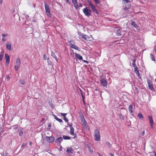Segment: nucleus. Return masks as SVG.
<instances>
[{
  "mask_svg": "<svg viewBox=\"0 0 156 156\" xmlns=\"http://www.w3.org/2000/svg\"><path fill=\"white\" fill-rule=\"evenodd\" d=\"M151 90H152V91H154V88H150Z\"/></svg>",
  "mask_w": 156,
  "mask_h": 156,
  "instance_id": "obj_57",
  "label": "nucleus"
},
{
  "mask_svg": "<svg viewBox=\"0 0 156 156\" xmlns=\"http://www.w3.org/2000/svg\"><path fill=\"white\" fill-rule=\"evenodd\" d=\"M5 58L6 59V64L8 65L9 62V56L7 54H5Z\"/></svg>",
  "mask_w": 156,
  "mask_h": 156,
  "instance_id": "obj_15",
  "label": "nucleus"
},
{
  "mask_svg": "<svg viewBox=\"0 0 156 156\" xmlns=\"http://www.w3.org/2000/svg\"><path fill=\"white\" fill-rule=\"evenodd\" d=\"M2 0H0V4H2Z\"/></svg>",
  "mask_w": 156,
  "mask_h": 156,
  "instance_id": "obj_55",
  "label": "nucleus"
},
{
  "mask_svg": "<svg viewBox=\"0 0 156 156\" xmlns=\"http://www.w3.org/2000/svg\"><path fill=\"white\" fill-rule=\"evenodd\" d=\"M62 140V138L61 137H60L55 140V142L57 144H60Z\"/></svg>",
  "mask_w": 156,
  "mask_h": 156,
  "instance_id": "obj_16",
  "label": "nucleus"
},
{
  "mask_svg": "<svg viewBox=\"0 0 156 156\" xmlns=\"http://www.w3.org/2000/svg\"><path fill=\"white\" fill-rule=\"evenodd\" d=\"M122 29V28H118L117 29L116 34L120 36L122 34V32L121 31Z\"/></svg>",
  "mask_w": 156,
  "mask_h": 156,
  "instance_id": "obj_20",
  "label": "nucleus"
},
{
  "mask_svg": "<svg viewBox=\"0 0 156 156\" xmlns=\"http://www.w3.org/2000/svg\"><path fill=\"white\" fill-rule=\"evenodd\" d=\"M132 66L133 67H134V69H137L138 68L137 66H136V65H134V66Z\"/></svg>",
  "mask_w": 156,
  "mask_h": 156,
  "instance_id": "obj_47",
  "label": "nucleus"
},
{
  "mask_svg": "<svg viewBox=\"0 0 156 156\" xmlns=\"http://www.w3.org/2000/svg\"><path fill=\"white\" fill-rule=\"evenodd\" d=\"M131 24L136 28L137 30H139V26L135 23V22L132 21L131 22Z\"/></svg>",
  "mask_w": 156,
  "mask_h": 156,
  "instance_id": "obj_18",
  "label": "nucleus"
},
{
  "mask_svg": "<svg viewBox=\"0 0 156 156\" xmlns=\"http://www.w3.org/2000/svg\"><path fill=\"white\" fill-rule=\"evenodd\" d=\"M148 118L149 120V122L150 124V125L151 127L152 128H153V124H154V121L152 119V117L150 115H149L148 116Z\"/></svg>",
  "mask_w": 156,
  "mask_h": 156,
  "instance_id": "obj_12",
  "label": "nucleus"
},
{
  "mask_svg": "<svg viewBox=\"0 0 156 156\" xmlns=\"http://www.w3.org/2000/svg\"><path fill=\"white\" fill-rule=\"evenodd\" d=\"M69 126L70 128H71V127L73 128V127L72 126V123H71V124H69Z\"/></svg>",
  "mask_w": 156,
  "mask_h": 156,
  "instance_id": "obj_44",
  "label": "nucleus"
},
{
  "mask_svg": "<svg viewBox=\"0 0 156 156\" xmlns=\"http://www.w3.org/2000/svg\"><path fill=\"white\" fill-rule=\"evenodd\" d=\"M78 36L80 39L82 38L87 41H90V40L89 39L90 38V37L87 36L86 35H83V34L81 33H78Z\"/></svg>",
  "mask_w": 156,
  "mask_h": 156,
  "instance_id": "obj_6",
  "label": "nucleus"
},
{
  "mask_svg": "<svg viewBox=\"0 0 156 156\" xmlns=\"http://www.w3.org/2000/svg\"><path fill=\"white\" fill-rule=\"evenodd\" d=\"M7 79H8V80H9V79H10V77L8 76L7 77Z\"/></svg>",
  "mask_w": 156,
  "mask_h": 156,
  "instance_id": "obj_56",
  "label": "nucleus"
},
{
  "mask_svg": "<svg viewBox=\"0 0 156 156\" xmlns=\"http://www.w3.org/2000/svg\"><path fill=\"white\" fill-rule=\"evenodd\" d=\"M98 90V88H96L95 90L97 91Z\"/></svg>",
  "mask_w": 156,
  "mask_h": 156,
  "instance_id": "obj_61",
  "label": "nucleus"
},
{
  "mask_svg": "<svg viewBox=\"0 0 156 156\" xmlns=\"http://www.w3.org/2000/svg\"><path fill=\"white\" fill-rule=\"evenodd\" d=\"M73 151L74 150L72 147H69L67 148V150L66 151V152L67 154H72L73 153Z\"/></svg>",
  "mask_w": 156,
  "mask_h": 156,
  "instance_id": "obj_13",
  "label": "nucleus"
},
{
  "mask_svg": "<svg viewBox=\"0 0 156 156\" xmlns=\"http://www.w3.org/2000/svg\"><path fill=\"white\" fill-rule=\"evenodd\" d=\"M18 132L20 136H22L23 134V132L22 130H19Z\"/></svg>",
  "mask_w": 156,
  "mask_h": 156,
  "instance_id": "obj_28",
  "label": "nucleus"
},
{
  "mask_svg": "<svg viewBox=\"0 0 156 156\" xmlns=\"http://www.w3.org/2000/svg\"><path fill=\"white\" fill-rule=\"evenodd\" d=\"M72 55V56H74V54H73V55Z\"/></svg>",
  "mask_w": 156,
  "mask_h": 156,
  "instance_id": "obj_63",
  "label": "nucleus"
},
{
  "mask_svg": "<svg viewBox=\"0 0 156 156\" xmlns=\"http://www.w3.org/2000/svg\"><path fill=\"white\" fill-rule=\"evenodd\" d=\"M101 84L104 87H105L107 85V82L105 80V77L104 76H102L101 77Z\"/></svg>",
  "mask_w": 156,
  "mask_h": 156,
  "instance_id": "obj_9",
  "label": "nucleus"
},
{
  "mask_svg": "<svg viewBox=\"0 0 156 156\" xmlns=\"http://www.w3.org/2000/svg\"><path fill=\"white\" fill-rule=\"evenodd\" d=\"M122 2L124 4L127 3L129 2V0H123Z\"/></svg>",
  "mask_w": 156,
  "mask_h": 156,
  "instance_id": "obj_37",
  "label": "nucleus"
},
{
  "mask_svg": "<svg viewBox=\"0 0 156 156\" xmlns=\"http://www.w3.org/2000/svg\"><path fill=\"white\" fill-rule=\"evenodd\" d=\"M20 84L24 85L26 83V82L25 80L23 79H21L20 81Z\"/></svg>",
  "mask_w": 156,
  "mask_h": 156,
  "instance_id": "obj_25",
  "label": "nucleus"
},
{
  "mask_svg": "<svg viewBox=\"0 0 156 156\" xmlns=\"http://www.w3.org/2000/svg\"><path fill=\"white\" fill-rule=\"evenodd\" d=\"M60 114L64 118H65L66 117V115L67 114L66 113H61Z\"/></svg>",
  "mask_w": 156,
  "mask_h": 156,
  "instance_id": "obj_36",
  "label": "nucleus"
},
{
  "mask_svg": "<svg viewBox=\"0 0 156 156\" xmlns=\"http://www.w3.org/2000/svg\"><path fill=\"white\" fill-rule=\"evenodd\" d=\"M82 99H83V102H84V97L82 98Z\"/></svg>",
  "mask_w": 156,
  "mask_h": 156,
  "instance_id": "obj_60",
  "label": "nucleus"
},
{
  "mask_svg": "<svg viewBox=\"0 0 156 156\" xmlns=\"http://www.w3.org/2000/svg\"><path fill=\"white\" fill-rule=\"evenodd\" d=\"M136 59H134L133 60V62H132V66H134V65H136Z\"/></svg>",
  "mask_w": 156,
  "mask_h": 156,
  "instance_id": "obj_32",
  "label": "nucleus"
},
{
  "mask_svg": "<svg viewBox=\"0 0 156 156\" xmlns=\"http://www.w3.org/2000/svg\"><path fill=\"white\" fill-rule=\"evenodd\" d=\"M138 117L140 119H143L144 118V117L142 114L141 113H138Z\"/></svg>",
  "mask_w": 156,
  "mask_h": 156,
  "instance_id": "obj_26",
  "label": "nucleus"
},
{
  "mask_svg": "<svg viewBox=\"0 0 156 156\" xmlns=\"http://www.w3.org/2000/svg\"><path fill=\"white\" fill-rule=\"evenodd\" d=\"M48 60H49V59H48V63L49 64H50V65H51V62L50 61H48Z\"/></svg>",
  "mask_w": 156,
  "mask_h": 156,
  "instance_id": "obj_46",
  "label": "nucleus"
},
{
  "mask_svg": "<svg viewBox=\"0 0 156 156\" xmlns=\"http://www.w3.org/2000/svg\"><path fill=\"white\" fill-rule=\"evenodd\" d=\"M43 58L44 60H46L47 59V57L45 54L44 55H43Z\"/></svg>",
  "mask_w": 156,
  "mask_h": 156,
  "instance_id": "obj_39",
  "label": "nucleus"
},
{
  "mask_svg": "<svg viewBox=\"0 0 156 156\" xmlns=\"http://www.w3.org/2000/svg\"><path fill=\"white\" fill-rule=\"evenodd\" d=\"M54 118L57 121H58L59 122H62V120L61 119H59L58 118L57 116H56L55 115H54Z\"/></svg>",
  "mask_w": 156,
  "mask_h": 156,
  "instance_id": "obj_23",
  "label": "nucleus"
},
{
  "mask_svg": "<svg viewBox=\"0 0 156 156\" xmlns=\"http://www.w3.org/2000/svg\"><path fill=\"white\" fill-rule=\"evenodd\" d=\"M144 133H145V131L144 130L142 132V133H141V135L142 136L144 135Z\"/></svg>",
  "mask_w": 156,
  "mask_h": 156,
  "instance_id": "obj_48",
  "label": "nucleus"
},
{
  "mask_svg": "<svg viewBox=\"0 0 156 156\" xmlns=\"http://www.w3.org/2000/svg\"><path fill=\"white\" fill-rule=\"evenodd\" d=\"M75 57L80 60H83V57L79 54H78L76 53H75Z\"/></svg>",
  "mask_w": 156,
  "mask_h": 156,
  "instance_id": "obj_21",
  "label": "nucleus"
},
{
  "mask_svg": "<svg viewBox=\"0 0 156 156\" xmlns=\"http://www.w3.org/2000/svg\"><path fill=\"white\" fill-rule=\"evenodd\" d=\"M151 58V60L154 61H155V59L154 56L151 54H150Z\"/></svg>",
  "mask_w": 156,
  "mask_h": 156,
  "instance_id": "obj_29",
  "label": "nucleus"
},
{
  "mask_svg": "<svg viewBox=\"0 0 156 156\" xmlns=\"http://www.w3.org/2000/svg\"><path fill=\"white\" fill-rule=\"evenodd\" d=\"M136 74L137 76L139 78H140V74L139 73V72H136L135 73Z\"/></svg>",
  "mask_w": 156,
  "mask_h": 156,
  "instance_id": "obj_40",
  "label": "nucleus"
},
{
  "mask_svg": "<svg viewBox=\"0 0 156 156\" xmlns=\"http://www.w3.org/2000/svg\"><path fill=\"white\" fill-rule=\"evenodd\" d=\"M75 46V45H74V44H72V45H71V48H74V46Z\"/></svg>",
  "mask_w": 156,
  "mask_h": 156,
  "instance_id": "obj_50",
  "label": "nucleus"
},
{
  "mask_svg": "<svg viewBox=\"0 0 156 156\" xmlns=\"http://www.w3.org/2000/svg\"><path fill=\"white\" fill-rule=\"evenodd\" d=\"M133 106L132 105H130L129 107V110L130 113H133Z\"/></svg>",
  "mask_w": 156,
  "mask_h": 156,
  "instance_id": "obj_24",
  "label": "nucleus"
},
{
  "mask_svg": "<svg viewBox=\"0 0 156 156\" xmlns=\"http://www.w3.org/2000/svg\"><path fill=\"white\" fill-rule=\"evenodd\" d=\"M74 48L76 50L79 51H80V48L75 46H74V48Z\"/></svg>",
  "mask_w": 156,
  "mask_h": 156,
  "instance_id": "obj_33",
  "label": "nucleus"
},
{
  "mask_svg": "<svg viewBox=\"0 0 156 156\" xmlns=\"http://www.w3.org/2000/svg\"><path fill=\"white\" fill-rule=\"evenodd\" d=\"M85 15L89 17L91 15V10L86 7L83 10Z\"/></svg>",
  "mask_w": 156,
  "mask_h": 156,
  "instance_id": "obj_3",
  "label": "nucleus"
},
{
  "mask_svg": "<svg viewBox=\"0 0 156 156\" xmlns=\"http://www.w3.org/2000/svg\"><path fill=\"white\" fill-rule=\"evenodd\" d=\"M46 139L48 143H52L55 140V138L53 136H48L46 137Z\"/></svg>",
  "mask_w": 156,
  "mask_h": 156,
  "instance_id": "obj_11",
  "label": "nucleus"
},
{
  "mask_svg": "<svg viewBox=\"0 0 156 156\" xmlns=\"http://www.w3.org/2000/svg\"><path fill=\"white\" fill-rule=\"evenodd\" d=\"M75 46V45H74V44H72V45H71V48H74V46Z\"/></svg>",
  "mask_w": 156,
  "mask_h": 156,
  "instance_id": "obj_49",
  "label": "nucleus"
},
{
  "mask_svg": "<svg viewBox=\"0 0 156 156\" xmlns=\"http://www.w3.org/2000/svg\"><path fill=\"white\" fill-rule=\"evenodd\" d=\"M70 129V130L69 131V133L70 135L73 136V138H76L77 137V135L76 134L74 133V129L73 128H72Z\"/></svg>",
  "mask_w": 156,
  "mask_h": 156,
  "instance_id": "obj_10",
  "label": "nucleus"
},
{
  "mask_svg": "<svg viewBox=\"0 0 156 156\" xmlns=\"http://www.w3.org/2000/svg\"><path fill=\"white\" fill-rule=\"evenodd\" d=\"M29 145L31 146L32 145V143L31 142H30L29 143Z\"/></svg>",
  "mask_w": 156,
  "mask_h": 156,
  "instance_id": "obj_54",
  "label": "nucleus"
},
{
  "mask_svg": "<svg viewBox=\"0 0 156 156\" xmlns=\"http://www.w3.org/2000/svg\"><path fill=\"white\" fill-rule=\"evenodd\" d=\"M70 54H71V55H72V53H70Z\"/></svg>",
  "mask_w": 156,
  "mask_h": 156,
  "instance_id": "obj_64",
  "label": "nucleus"
},
{
  "mask_svg": "<svg viewBox=\"0 0 156 156\" xmlns=\"http://www.w3.org/2000/svg\"><path fill=\"white\" fill-rule=\"evenodd\" d=\"M88 4L89 6L91 8L92 11L95 13L96 14H98L99 12L98 10L96 9L95 6L91 2V1H88Z\"/></svg>",
  "mask_w": 156,
  "mask_h": 156,
  "instance_id": "obj_4",
  "label": "nucleus"
},
{
  "mask_svg": "<svg viewBox=\"0 0 156 156\" xmlns=\"http://www.w3.org/2000/svg\"><path fill=\"white\" fill-rule=\"evenodd\" d=\"M82 7V5L81 4H79V7Z\"/></svg>",
  "mask_w": 156,
  "mask_h": 156,
  "instance_id": "obj_53",
  "label": "nucleus"
},
{
  "mask_svg": "<svg viewBox=\"0 0 156 156\" xmlns=\"http://www.w3.org/2000/svg\"><path fill=\"white\" fill-rule=\"evenodd\" d=\"M72 55V56H74V54H73V55Z\"/></svg>",
  "mask_w": 156,
  "mask_h": 156,
  "instance_id": "obj_62",
  "label": "nucleus"
},
{
  "mask_svg": "<svg viewBox=\"0 0 156 156\" xmlns=\"http://www.w3.org/2000/svg\"><path fill=\"white\" fill-rule=\"evenodd\" d=\"M80 120L81 124L85 129L87 130L89 129V127L88 126L87 122L84 118V116L82 114L80 116Z\"/></svg>",
  "mask_w": 156,
  "mask_h": 156,
  "instance_id": "obj_1",
  "label": "nucleus"
},
{
  "mask_svg": "<svg viewBox=\"0 0 156 156\" xmlns=\"http://www.w3.org/2000/svg\"><path fill=\"white\" fill-rule=\"evenodd\" d=\"M44 4L45 6V9L46 14H47L48 16L50 17L51 16V15L50 14V10L49 8V6L45 2L44 3Z\"/></svg>",
  "mask_w": 156,
  "mask_h": 156,
  "instance_id": "obj_8",
  "label": "nucleus"
},
{
  "mask_svg": "<svg viewBox=\"0 0 156 156\" xmlns=\"http://www.w3.org/2000/svg\"><path fill=\"white\" fill-rule=\"evenodd\" d=\"M51 56L53 58H55L56 61L58 62V59L57 58V57L56 55H55V54L52 51H51Z\"/></svg>",
  "mask_w": 156,
  "mask_h": 156,
  "instance_id": "obj_22",
  "label": "nucleus"
},
{
  "mask_svg": "<svg viewBox=\"0 0 156 156\" xmlns=\"http://www.w3.org/2000/svg\"><path fill=\"white\" fill-rule=\"evenodd\" d=\"M95 140L96 141H99L100 140V136L99 131L98 129H96L94 131Z\"/></svg>",
  "mask_w": 156,
  "mask_h": 156,
  "instance_id": "obj_5",
  "label": "nucleus"
},
{
  "mask_svg": "<svg viewBox=\"0 0 156 156\" xmlns=\"http://www.w3.org/2000/svg\"><path fill=\"white\" fill-rule=\"evenodd\" d=\"M63 137L64 140H69L70 139V137L65 135L63 136Z\"/></svg>",
  "mask_w": 156,
  "mask_h": 156,
  "instance_id": "obj_27",
  "label": "nucleus"
},
{
  "mask_svg": "<svg viewBox=\"0 0 156 156\" xmlns=\"http://www.w3.org/2000/svg\"><path fill=\"white\" fill-rule=\"evenodd\" d=\"M72 2L76 9H77L79 7L77 0H72Z\"/></svg>",
  "mask_w": 156,
  "mask_h": 156,
  "instance_id": "obj_14",
  "label": "nucleus"
},
{
  "mask_svg": "<svg viewBox=\"0 0 156 156\" xmlns=\"http://www.w3.org/2000/svg\"><path fill=\"white\" fill-rule=\"evenodd\" d=\"M6 47L7 49L9 50H11V44L9 42H7L6 43Z\"/></svg>",
  "mask_w": 156,
  "mask_h": 156,
  "instance_id": "obj_17",
  "label": "nucleus"
},
{
  "mask_svg": "<svg viewBox=\"0 0 156 156\" xmlns=\"http://www.w3.org/2000/svg\"><path fill=\"white\" fill-rule=\"evenodd\" d=\"M106 144L107 145V146L109 148H110L111 147V145L110 144V143L109 142H107L106 143Z\"/></svg>",
  "mask_w": 156,
  "mask_h": 156,
  "instance_id": "obj_30",
  "label": "nucleus"
},
{
  "mask_svg": "<svg viewBox=\"0 0 156 156\" xmlns=\"http://www.w3.org/2000/svg\"><path fill=\"white\" fill-rule=\"evenodd\" d=\"M69 45L70 46H71V45H72V44H73V41H71L69 42Z\"/></svg>",
  "mask_w": 156,
  "mask_h": 156,
  "instance_id": "obj_41",
  "label": "nucleus"
},
{
  "mask_svg": "<svg viewBox=\"0 0 156 156\" xmlns=\"http://www.w3.org/2000/svg\"><path fill=\"white\" fill-rule=\"evenodd\" d=\"M134 72L135 73H136V72H139V71L137 69H134Z\"/></svg>",
  "mask_w": 156,
  "mask_h": 156,
  "instance_id": "obj_45",
  "label": "nucleus"
},
{
  "mask_svg": "<svg viewBox=\"0 0 156 156\" xmlns=\"http://www.w3.org/2000/svg\"><path fill=\"white\" fill-rule=\"evenodd\" d=\"M3 53H1L0 54V60L1 61L3 57Z\"/></svg>",
  "mask_w": 156,
  "mask_h": 156,
  "instance_id": "obj_34",
  "label": "nucleus"
},
{
  "mask_svg": "<svg viewBox=\"0 0 156 156\" xmlns=\"http://www.w3.org/2000/svg\"><path fill=\"white\" fill-rule=\"evenodd\" d=\"M2 41H5V38H3L2 39Z\"/></svg>",
  "mask_w": 156,
  "mask_h": 156,
  "instance_id": "obj_51",
  "label": "nucleus"
},
{
  "mask_svg": "<svg viewBox=\"0 0 156 156\" xmlns=\"http://www.w3.org/2000/svg\"><path fill=\"white\" fill-rule=\"evenodd\" d=\"M21 62L19 58H18L16 60V65L15 66V69L16 71H17L19 69L20 65Z\"/></svg>",
  "mask_w": 156,
  "mask_h": 156,
  "instance_id": "obj_7",
  "label": "nucleus"
},
{
  "mask_svg": "<svg viewBox=\"0 0 156 156\" xmlns=\"http://www.w3.org/2000/svg\"><path fill=\"white\" fill-rule=\"evenodd\" d=\"M121 109L122 110L121 111V112L119 114V116L121 119L124 120L125 119V115L127 113V111L124 108H121Z\"/></svg>",
  "mask_w": 156,
  "mask_h": 156,
  "instance_id": "obj_2",
  "label": "nucleus"
},
{
  "mask_svg": "<svg viewBox=\"0 0 156 156\" xmlns=\"http://www.w3.org/2000/svg\"><path fill=\"white\" fill-rule=\"evenodd\" d=\"M83 61L84 62H86L87 63L88 62L87 61H86V60H83Z\"/></svg>",
  "mask_w": 156,
  "mask_h": 156,
  "instance_id": "obj_59",
  "label": "nucleus"
},
{
  "mask_svg": "<svg viewBox=\"0 0 156 156\" xmlns=\"http://www.w3.org/2000/svg\"><path fill=\"white\" fill-rule=\"evenodd\" d=\"M94 1L95 3L96 4H99L100 3V1L99 0H94Z\"/></svg>",
  "mask_w": 156,
  "mask_h": 156,
  "instance_id": "obj_31",
  "label": "nucleus"
},
{
  "mask_svg": "<svg viewBox=\"0 0 156 156\" xmlns=\"http://www.w3.org/2000/svg\"><path fill=\"white\" fill-rule=\"evenodd\" d=\"M109 154L110 155V156H114V154L112 153H110Z\"/></svg>",
  "mask_w": 156,
  "mask_h": 156,
  "instance_id": "obj_52",
  "label": "nucleus"
},
{
  "mask_svg": "<svg viewBox=\"0 0 156 156\" xmlns=\"http://www.w3.org/2000/svg\"><path fill=\"white\" fill-rule=\"evenodd\" d=\"M27 143H23L21 145V147H24L26 146L27 145Z\"/></svg>",
  "mask_w": 156,
  "mask_h": 156,
  "instance_id": "obj_35",
  "label": "nucleus"
},
{
  "mask_svg": "<svg viewBox=\"0 0 156 156\" xmlns=\"http://www.w3.org/2000/svg\"><path fill=\"white\" fill-rule=\"evenodd\" d=\"M69 0H66V2L69 4H70L71 3V2Z\"/></svg>",
  "mask_w": 156,
  "mask_h": 156,
  "instance_id": "obj_43",
  "label": "nucleus"
},
{
  "mask_svg": "<svg viewBox=\"0 0 156 156\" xmlns=\"http://www.w3.org/2000/svg\"><path fill=\"white\" fill-rule=\"evenodd\" d=\"M147 82L148 84L149 88H153L152 82L149 79L147 80Z\"/></svg>",
  "mask_w": 156,
  "mask_h": 156,
  "instance_id": "obj_19",
  "label": "nucleus"
},
{
  "mask_svg": "<svg viewBox=\"0 0 156 156\" xmlns=\"http://www.w3.org/2000/svg\"><path fill=\"white\" fill-rule=\"evenodd\" d=\"M81 95H82V98L84 97L83 96V93H81Z\"/></svg>",
  "mask_w": 156,
  "mask_h": 156,
  "instance_id": "obj_58",
  "label": "nucleus"
},
{
  "mask_svg": "<svg viewBox=\"0 0 156 156\" xmlns=\"http://www.w3.org/2000/svg\"><path fill=\"white\" fill-rule=\"evenodd\" d=\"M2 36L3 37H6L8 36V34H2Z\"/></svg>",
  "mask_w": 156,
  "mask_h": 156,
  "instance_id": "obj_38",
  "label": "nucleus"
},
{
  "mask_svg": "<svg viewBox=\"0 0 156 156\" xmlns=\"http://www.w3.org/2000/svg\"><path fill=\"white\" fill-rule=\"evenodd\" d=\"M64 120L66 122H67L68 121V119L66 117L64 118Z\"/></svg>",
  "mask_w": 156,
  "mask_h": 156,
  "instance_id": "obj_42",
  "label": "nucleus"
}]
</instances>
